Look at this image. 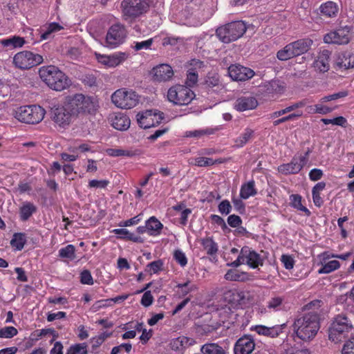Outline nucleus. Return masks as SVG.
I'll use <instances>...</instances> for the list:
<instances>
[{"label": "nucleus", "instance_id": "f257e3e1", "mask_svg": "<svg viewBox=\"0 0 354 354\" xmlns=\"http://www.w3.org/2000/svg\"><path fill=\"white\" fill-rule=\"evenodd\" d=\"M319 319L317 311H310L296 319L293 329L297 336L306 342L313 339L320 328Z\"/></svg>", "mask_w": 354, "mask_h": 354}, {"label": "nucleus", "instance_id": "f03ea898", "mask_svg": "<svg viewBox=\"0 0 354 354\" xmlns=\"http://www.w3.org/2000/svg\"><path fill=\"white\" fill-rule=\"evenodd\" d=\"M39 75L50 89L62 91L71 85L70 78L58 67L53 65L44 66L39 69Z\"/></svg>", "mask_w": 354, "mask_h": 354}, {"label": "nucleus", "instance_id": "7ed1b4c3", "mask_svg": "<svg viewBox=\"0 0 354 354\" xmlns=\"http://www.w3.org/2000/svg\"><path fill=\"white\" fill-rule=\"evenodd\" d=\"M64 105L73 118L79 115L93 114L96 111L97 107L92 97L82 93L66 96Z\"/></svg>", "mask_w": 354, "mask_h": 354}, {"label": "nucleus", "instance_id": "20e7f679", "mask_svg": "<svg viewBox=\"0 0 354 354\" xmlns=\"http://www.w3.org/2000/svg\"><path fill=\"white\" fill-rule=\"evenodd\" d=\"M224 301L233 308H245L254 303V295L244 289H228L223 294Z\"/></svg>", "mask_w": 354, "mask_h": 354}, {"label": "nucleus", "instance_id": "39448f33", "mask_svg": "<svg viewBox=\"0 0 354 354\" xmlns=\"http://www.w3.org/2000/svg\"><path fill=\"white\" fill-rule=\"evenodd\" d=\"M45 109L39 105L21 106L15 111V118L21 122L36 124L39 123L44 118Z\"/></svg>", "mask_w": 354, "mask_h": 354}, {"label": "nucleus", "instance_id": "423d86ee", "mask_svg": "<svg viewBox=\"0 0 354 354\" xmlns=\"http://www.w3.org/2000/svg\"><path fill=\"white\" fill-rule=\"evenodd\" d=\"M353 324L348 317L343 314L334 317L328 329V338L335 343L345 338L353 329Z\"/></svg>", "mask_w": 354, "mask_h": 354}, {"label": "nucleus", "instance_id": "0eeeda50", "mask_svg": "<svg viewBox=\"0 0 354 354\" xmlns=\"http://www.w3.org/2000/svg\"><path fill=\"white\" fill-rule=\"evenodd\" d=\"M247 30L243 21H235L218 27L216 35L222 42L229 44L241 37Z\"/></svg>", "mask_w": 354, "mask_h": 354}, {"label": "nucleus", "instance_id": "6e6552de", "mask_svg": "<svg viewBox=\"0 0 354 354\" xmlns=\"http://www.w3.org/2000/svg\"><path fill=\"white\" fill-rule=\"evenodd\" d=\"M120 8L125 20H134L149 10V4L147 0H122Z\"/></svg>", "mask_w": 354, "mask_h": 354}, {"label": "nucleus", "instance_id": "1a4fd4ad", "mask_svg": "<svg viewBox=\"0 0 354 354\" xmlns=\"http://www.w3.org/2000/svg\"><path fill=\"white\" fill-rule=\"evenodd\" d=\"M167 100L174 105L183 106L189 104L195 97L194 91L185 85L176 84L167 91Z\"/></svg>", "mask_w": 354, "mask_h": 354}, {"label": "nucleus", "instance_id": "9d476101", "mask_svg": "<svg viewBox=\"0 0 354 354\" xmlns=\"http://www.w3.org/2000/svg\"><path fill=\"white\" fill-rule=\"evenodd\" d=\"M112 102L120 109H130L135 107L139 102V97L131 89L120 88L111 95Z\"/></svg>", "mask_w": 354, "mask_h": 354}, {"label": "nucleus", "instance_id": "9b49d317", "mask_svg": "<svg viewBox=\"0 0 354 354\" xmlns=\"http://www.w3.org/2000/svg\"><path fill=\"white\" fill-rule=\"evenodd\" d=\"M43 57L29 50H23L16 53L13 57L15 66L21 70H28L41 64Z\"/></svg>", "mask_w": 354, "mask_h": 354}, {"label": "nucleus", "instance_id": "f8f14e48", "mask_svg": "<svg viewBox=\"0 0 354 354\" xmlns=\"http://www.w3.org/2000/svg\"><path fill=\"white\" fill-rule=\"evenodd\" d=\"M127 36L125 26L120 22L111 25L106 32L105 43L109 48H115L122 44Z\"/></svg>", "mask_w": 354, "mask_h": 354}, {"label": "nucleus", "instance_id": "ddd939ff", "mask_svg": "<svg viewBox=\"0 0 354 354\" xmlns=\"http://www.w3.org/2000/svg\"><path fill=\"white\" fill-rule=\"evenodd\" d=\"M311 150L308 149L304 155L295 156L289 163L282 164L278 167V171L284 175L298 174L308 161Z\"/></svg>", "mask_w": 354, "mask_h": 354}, {"label": "nucleus", "instance_id": "4468645a", "mask_svg": "<svg viewBox=\"0 0 354 354\" xmlns=\"http://www.w3.org/2000/svg\"><path fill=\"white\" fill-rule=\"evenodd\" d=\"M136 118L141 128L149 129L160 124L164 119V113L157 110H146L138 113Z\"/></svg>", "mask_w": 354, "mask_h": 354}, {"label": "nucleus", "instance_id": "2eb2a0df", "mask_svg": "<svg viewBox=\"0 0 354 354\" xmlns=\"http://www.w3.org/2000/svg\"><path fill=\"white\" fill-rule=\"evenodd\" d=\"M352 28L349 26H341L335 30L326 33L324 36V42L338 45L347 44L350 41V34Z\"/></svg>", "mask_w": 354, "mask_h": 354}, {"label": "nucleus", "instance_id": "dca6fc26", "mask_svg": "<svg viewBox=\"0 0 354 354\" xmlns=\"http://www.w3.org/2000/svg\"><path fill=\"white\" fill-rule=\"evenodd\" d=\"M50 118L57 125L62 128L68 127L73 118L64 104L53 106L50 110Z\"/></svg>", "mask_w": 354, "mask_h": 354}, {"label": "nucleus", "instance_id": "f3484780", "mask_svg": "<svg viewBox=\"0 0 354 354\" xmlns=\"http://www.w3.org/2000/svg\"><path fill=\"white\" fill-rule=\"evenodd\" d=\"M95 55L97 62L106 68H115L122 64L129 57L127 53L123 52H116L109 55L95 53Z\"/></svg>", "mask_w": 354, "mask_h": 354}, {"label": "nucleus", "instance_id": "a211bd4d", "mask_svg": "<svg viewBox=\"0 0 354 354\" xmlns=\"http://www.w3.org/2000/svg\"><path fill=\"white\" fill-rule=\"evenodd\" d=\"M228 73L233 80L237 82L246 81L254 75L253 70L241 65H231L228 68Z\"/></svg>", "mask_w": 354, "mask_h": 354}, {"label": "nucleus", "instance_id": "6ab92c4d", "mask_svg": "<svg viewBox=\"0 0 354 354\" xmlns=\"http://www.w3.org/2000/svg\"><path fill=\"white\" fill-rule=\"evenodd\" d=\"M242 255L244 256L245 264L252 269L257 268L263 265L264 259L248 246H243L242 248Z\"/></svg>", "mask_w": 354, "mask_h": 354}, {"label": "nucleus", "instance_id": "aec40b11", "mask_svg": "<svg viewBox=\"0 0 354 354\" xmlns=\"http://www.w3.org/2000/svg\"><path fill=\"white\" fill-rule=\"evenodd\" d=\"M255 344L253 337L245 335L240 337L234 344V354H250L254 349Z\"/></svg>", "mask_w": 354, "mask_h": 354}, {"label": "nucleus", "instance_id": "412c9836", "mask_svg": "<svg viewBox=\"0 0 354 354\" xmlns=\"http://www.w3.org/2000/svg\"><path fill=\"white\" fill-rule=\"evenodd\" d=\"M153 80L158 82H166L174 75L172 68L168 64H160L152 69Z\"/></svg>", "mask_w": 354, "mask_h": 354}, {"label": "nucleus", "instance_id": "4be33fe9", "mask_svg": "<svg viewBox=\"0 0 354 354\" xmlns=\"http://www.w3.org/2000/svg\"><path fill=\"white\" fill-rule=\"evenodd\" d=\"M319 10L322 16L332 19L337 17L339 8L337 3L329 0L322 3L319 6Z\"/></svg>", "mask_w": 354, "mask_h": 354}, {"label": "nucleus", "instance_id": "5701e85b", "mask_svg": "<svg viewBox=\"0 0 354 354\" xmlns=\"http://www.w3.org/2000/svg\"><path fill=\"white\" fill-rule=\"evenodd\" d=\"M331 53L328 50L324 49L319 53L317 58L315 60L313 66L317 71L319 72H326L330 68V57Z\"/></svg>", "mask_w": 354, "mask_h": 354}, {"label": "nucleus", "instance_id": "b1692460", "mask_svg": "<svg viewBox=\"0 0 354 354\" xmlns=\"http://www.w3.org/2000/svg\"><path fill=\"white\" fill-rule=\"evenodd\" d=\"M286 327V324L276 325L272 327H267L263 325L255 326L254 330L261 335L270 337L272 338L277 337Z\"/></svg>", "mask_w": 354, "mask_h": 354}, {"label": "nucleus", "instance_id": "393cba45", "mask_svg": "<svg viewBox=\"0 0 354 354\" xmlns=\"http://www.w3.org/2000/svg\"><path fill=\"white\" fill-rule=\"evenodd\" d=\"M258 105V102L254 97H239L234 104V109L238 111H245L255 109Z\"/></svg>", "mask_w": 354, "mask_h": 354}, {"label": "nucleus", "instance_id": "a878e982", "mask_svg": "<svg viewBox=\"0 0 354 354\" xmlns=\"http://www.w3.org/2000/svg\"><path fill=\"white\" fill-rule=\"evenodd\" d=\"M131 124L129 116L123 113H117L111 119L112 127L120 131L127 130Z\"/></svg>", "mask_w": 354, "mask_h": 354}, {"label": "nucleus", "instance_id": "bb28decb", "mask_svg": "<svg viewBox=\"0 0 354 354\" xmlns=\"http://www.w3.org/2000/svg\"><path fill=\"white\" fill-rule=\"evenodd\" d=\"M313 41L310 38H304L291 42L295 57L306 53L310 48Z\"/></svg>", "mask_w": 354, "mask_h": 354}, {"label": "nucleus", "instance_id": "cd10ccee", "mask_svg": "<svg viewBox=\"0 0 354 354\" xmlns=\"http://www.w3.org/2000/svg\"><path fill=\"white\" fill-rule=\"evenodd\" d=\"M145 223L149 236H157L161 234L163 225L156 216H151Z\"/></svg>", "mask_w": 354, "mask_h": 354}, {"label": "nucleus", "instance_id": "c85d7f7f", "mask_svg": "<svg viewBox=\"0 0 354 354\" xmlns=\"http://www.w3.org/2000/svg\"><path fill=\"white\" fill-rule=\"evenodd\" d=\"M112 233L118 235V239L126 241H131L134 243H142L144 239L136 236L134 234L130 232L127 229L125 228H117L112 230Z\"/></svg>", "mask_w": 354, "mask_h": 354}, {"label": "nucleus", "instance_id": "c756f323", "mask_svg": "<svg viewBox=\"0 0 354 354\" xmlns=\"http://www.w3.org/2000/svg\"><path fill=\"white\" fill-rule=\"evenodd\" d=\"M128 297V294H124L113 298L99 300L93 304V308L94 310H97L101 308L112 306L113 304L122 303L127 299Z\"/></svg>", "mask_w": 354, "mask_h": 354}, {"label": "nucleus", "instance_id": "7c9ffc66", "mask_svg": "<svg viewBox=\"0 0 354 354\" xmlns=\"http://www.w3.org/2000/svg\"><path fill=\"white\" fill-rule=\"evenodd\" d=\"M37 207L31 202H24L19 207V218L21 221H28L33 214L36 213Z\"/></svg>", "mask_w": 354, "mask_h": 354}, {"label": "nucleus", "instance_id": "2f4dec72", "mask_svg": "<svg viewBox=\"0 0 354 354\" xmlns=\"http://www.w3.org/2000/svg\"><path fill=\"white\" fill-rule=\"evenodd\" d=\"M200 243L203 250L209 256L215 255L218 250V246L213 238L211 236H206L200 240Z\"/></svg>", "mask_w": 354, "mask_h": 354}, {"label": "nucleus", "instance_id": "473e14b6", "mask_svg": "<svg viewBox=\"0 0 354 354\" xmlns=\"http://www.w3.org/2000/svg\"><path fill=\"white\" fill-rule=\"evenodd\" d=\"M290 205L292 207L304 212V215L308 217L311 215L310 211L306 206L303 205L302 197L301 195L297 194H291L290 196Z\"/></svg>", "mask_w": 354, "mask_h": 354}, {"label": "nucleus", "instance_id": "72a5a7b5", "mask_svg": "<svg viewBox=\"0 0 354 354\" xmlns=\"http://www.w3.org/2000/svg\"><path fill=\"white\" fill-rule=\"evenodd\" d=\"M257 194L255 188L254 180H252L246 183H243L240 189V197L243 199H248Z\"/></svg>", "mask_w": 354, "mask_h": 354}, {"label": "nucleus", "instance_id": "f704fd0d", "mask_svg": "<svg viewBox=\"0 0 354 354\" xmlns=\"http://www.w3.org/2000/svg\"><path fill=\"white\" fill-rule=\"evenodd\" d=\"M200 352L202 354H227L226 351L217 343H206L201 346Z\"/></svg>", "mask_w": 354, "mask_h": 354}, {"label": "nucleus", "instance_id": "c9c22d12", "mask_svg": "<svg viewBox=\"0 0 354 354\" xmlns=\"http://www.w3.org/2000/svg\"><path fill=\"white\" fill-rule=\"evenodd\" d=\"M26 41L24 37L12 36L11 37L0 40V44L4 47L20 48L22 47Z\"/></svg>", "mask_w": 354, "mask_h": 354}, {"label": "nucleus", "instance_id": "e433bc0d", "mask_svg": "<svg viewBox=\"0 0 354 354\" xmlns=\"http://www.w3.org/2000/svg\"><path fill=\"white\" fill-rule=\"evenodd\" d=\"M337 65L341 68L348 69L354 67V56L350 53H344L339 57Z\"/></svg>", "mask_w": 354, "mask_h": 354}, {"label": "nucleus", "instance_id": "4c0bfd02", "mask_svg": "<svg viewBox=\"0 0 354 354\" xmlns=\"http://www.w3.org/2000/svg\"><path fill=\"white\" fill-rule=\"evenodd\" d=\"M64 29L63 26L59 23L52 22L46 25L45 30L41 32L40 41L46 40L50 38V35Z\"/></svg>", "mask_w": 354, "mask_h": 354}, {"label": "nucleus", "instance_id": "58836bf2", "mask_svg": "<svg viewBox=\"0 0 354 354\" xmlns=\"http://www.w3.org/2000/svg\"><path fill=\"white\" fill-rule=\"evenodd\" d=\"M254 131L246 128L244 131L234 140V146L237 148L243 147L253 136Z\"/></svg>", "mask_w": 354, "mask_h": 354}, {"label": "nucleus", "instance_id": "ea45409f", "mask_svg": "<svg viewBox=\"0 0 354 354\" xmlns=\"http://www.w3.org/2000/svg\"><path fill=\"white\" fill-rule=\"evenodd\" d=\"M322 267L317 270L319 274H329L340 268L337 260H331L320 264Z\"/></svg>", "mask_w": 354, "mask_h": 354}, {"label": "nucleus", "instance_id": "a19ab883", "mask_svg": "<svg viewBox=\"0 0 354 354\" xmlns=\"http://www.w3.org/2000/svg\"><path fill=\"white\" fill-rule=\"evenodd\" d=\"M59 257L62 259H68L71 261H73L76 259L75 256V247L69 244L66 247L62 248L59 250Z\"/></svg>", "mask_w": 354, "mask_h": 354}, {"label": "nucleus", "instance_id": "79ce46f5", "mask_svg": "<svg viewBox=\"0 0 354 354\" xmlns=\"http://www.w3.org/2000/svg\"><path fill=\"white\" fill-rule=\"evenodd\" d=\"M26 243V235L24 233H15L10 241V244L18 250H21Z\"/></svg>", "mask_w": 354, "mask_h": 354}, {"label": "nucleus", "instance_id": "37998d69", "mask_svg": "<svg viewBox=\"0 0 354 354\" xmlns=\"http://www.w3.org/2000/svg\"><path fill=\"white\" fill-rule=\"evenodd\" d=\"M163 261L161 259L153 261L148 263L145 268V272L149 275L157 274L163 269Z\"/></svg>", "mask_w": 354, "mask_h": 354}, {"label": "nucleus", "instance_id": "c03bdc74", "mask_svg": "<svg viewBox=\"0 0 354 354\" xmlns=\"http://www.w3.org/2000/svg\"><path fill=\"white\" fill-rule=\"evenodd\" d=\"M295 57L291 44H287L283 49L277 53V57L281 61H286Z\"/></svg>", "mask_w": 354, "mask_h": 354}, {"label": "nucleus", "instance_id": "a18cd8bd", "mask_svg": "<svg viewBox=\"0 0 354 354\" xmlns=\"http://www.w3.org/2000/svg\"><path fill=\"white\" fill-rule=\"evenodd\" d=\"M266 90L268 93H281L284 91V86L279 80H272L266 84Z\"/></svg>", "mask_w": 354, "mask_h": 354}, {"label": "nucleus", "instance_id": "49530a36", "mask_svg": "<svg viewBox=\"0 0 354 354\" xmlns=\"http://www.w3.org/2000/svg\"><path fill=\"white\" fill-rule=\"evenodd\" d=\"M198 73L194 69H188L187 71V78L185 80L186 86L191 88L194 87L198 82Z\"/></svg>", "mask_w": 354, "mask_h": 354}, {"label": "nucleus", "instance_id": "de8ad7c7", "mask_svg": "<svg viewBox=\"0 0 354 354\" xmlns=\"http://www.w3.org/2000/svg\"><path fill=\"white\" fill-rule=\"evenodd\" d=\"M86 344L85 343L76 344L71 346L66 354H87Z\"/></svg>", "mask_w": 354, "mask_h": 354}, {"label": "nucleus", "instance_id": "09e8293b", "mask_svg": "<svg viewBox=\"0 0 354 354\" xmlns=\"http://www.w3.org/2000/svg\"><path fill=\"white\" fill-rule=\"evenodd\" d=\"M106 152L108 155L113 157H118V156H127V157H132L135 155V153L129 151V150H123L120 149H108L106 150Z\"/></svg>", "mask_w": 354, "mask_h": 354}, {"label": "nucleus", "instance_id": "8fccbe9b", "mask_svg": "<svg viewBox=\"0 0 354 354\" xmlns=\"http://www.w3.org/2000/svg\"><path fill=\"white\" fill-rule=\"evenodd\" d=\"M321 121L324 124H331L333 125H337L340 127H344L345 124L347 123V120L343 116H338L333 119L322 118L321 119Z\"/></svg>", "mask_w": 354, "mask_h": 354}, {"label": "nucleus", "instance_id": "3c124183", "mask_svg": "<svg viewBox=\"0 0 354 354\" xmlns=\"http://www.w3.org/2000/svg\"><path fill=\"white\" fill-rule=\"evenodd\" d=\"M347 95H348L347 91H340V92L335 93H333L331 95L324 96L319 100V102L321 103L324 104L327 102L333 101V100H336L339 98L346 97Z\"/></svg>", "mask_w": 354, "mask_h": 354}, {"label": "nucleus", "instance_id": "603ef678", "mask_svg": "<svg viewBox=\"0 0 354 354\" xmlns=\"http://www.w3.org/2000/svg\"><path fill=\"white\" fill-rule=\"evenodd\" d=\"M18 331L13 326H6L0 329V338H12L17 335Z\"/></svg>", "mask_w": 354, "mask_h": 354}, {"label": "nucleus", "instance_id": "864d4df0", "mask_svg": "<svg viewBox=\"0 0 354 354\" xmlns=\"http://www.w3.org/2000/svg\"><path fill=\"white\" fill-rule=\"evenodd\" d=\"M192 164L199 167H205L213 165V159L206 157H197L194 159Z\"/></svg>", "mask_w": 354, "mask_h": 354}, {"label": "nucleus", "instance_id": "5fc2aeb1", "mask_svg": "<svg viewBox=\"0 0 354 354\" xmlns=\"http://www.w3.org/2000/svg\"><path fill=\"white\" fill-rule=\"evenodd\" d=\"M322 305L323 301L322 300L315 299L306 304L303 307V310H312V311H317L320 315L321 310H319V308Z\"/></svg>", "mask_w": 354, "mask_h": 354}, {"label": "nucleus", "instance_id": "6e6d98bb", "mask_svg": "<svg viewBox=\"0 0 354 354\" xmlns=\"http://www.w3.org/2000/svg\"><path fill=\"white\" fill-rule=\"evenodd\" d=\"M174 259L182 267H185L187 264V258L185 254L180 250L174 251Z\"/></svg>", "mask_w": 354, "mask_h": 354}, {"label": "nucleus", "instance_id": "4d7b16f0", "mask_svg": "<svg viewBox=\"0 0 354 354\" xmlns=\"http://www.w3.org/2000/svg\"><path fill=\"white\" fill-rule=\"evenodd\" d=\"M284 298L280 296H274L272 297L268 301L267 307L270 309L277 310L279 307L282 304Z\"/></svg>", "mask_w": 354, "mask_h": 354}, {"label": "nucleus", "instance_id": "13d9d810", "mask_svg": "<svg viewBox=\"0 0 354 354\" xmlns=\"http://www.w3.org/2000/svg\"><path fill=\"white\" fill-rule=\"evenodd\" d=\"M153 42V39L150 38L147 40L142 41H135L133 43V48L135 50L138 51L142 49L147 50L149 49Z\"/></svg>", "mask_w": 354, "mask_h": 354}, {"label": "nucleus", "instance_id": "bf43d9fd", "mask_svg": "<svg viewBox=\"0 0 354 354\" xmlns=\"http://www.w3.org/2000/svg\"><path fill=\"white\" fill-rule=\"evenodd\" d=\"M232 207L230 201L227 199L223 200L218 205V212L221 214L227 215L232 211Z\"/></svg>", "mask_w": 354, "mask_h": 354}, {"label": "nucleus", "instance_id": "052dcab7", "mask_svg": "<svg viewBox=\"0 0 354 354\" xmlns=\"http://www.w3.org/2000/svg\"><path fill=\"white\" fill-rule=\"evenodd\" d=\"M281 261L283 266L287 270H291L295 265V260L293 257L288 254H282L281 257Z\"/></svg>", "mask_w": 354, "mask_h": 354}, {"label": "nucleus", "instance_id": "680f3d73", "mask_svg": "<svg viewBox=\"0 0 354 354\" xmlns=\"http://www.w3.org/2000/svg\"><path fill=\"white\" fill-rule=\"evenodd\" d=\"M342 354H354V335L344 344Z\"/></svg>", "mask_w": 354, "mask_h": 354}, {"label": "nucleus", "instance_id": "e2e57ef3", "mask_svg": "<svg viewBox=\"0 0 354 354\" xmlns=\"http://www.w3.org/2000/svg\"><path fill=\"white\" fill-rule=\"evenodd\" d=\"M336 107H330L327 105H324L323 103L320 102L316 104V111L317 113L326 115L329 113H331L333 110L335 109Z\"/></svg>", "mask_w": 354, "mask_h": 354}, {"label": "nucleus", "instance_id": "0e129e2a", "mask_svg": "<svg viewBox=\"0 0 354 354\" xmlns=\"http://www.w3.org/2000/svg\"><path fill=\"white\" fill-rule=\"evenodd\" d=\"M109 184L108 180H91L88 182V187L91 188H106Z\"/></svg>", "mask_w": 354, "mask_h": 354}, {"label": "nucleus", "instance_id": "69168bd1", "mask_svg": "<svg viewBox=\"0 0 354 354\" xmlns=\"http://www.w3.org/2000/svg\"><path fill=\"white\" fill-rule=\"evenodd\" d=\"M80 281L83 284L92 285L93 283V277L90 271L88 270H83L80 274Z\"/></svg>", "mask_w": 354, "mask_h": 354}, {"label": "nucleus", "instance_id": "338daca9", "mask_svg": "<svg viewBox=\"0 0 354 354\" xmlns=\"http://www.w3.org/2000/svg\"><path fill=\"white\" fill-rule=\"evenodd\" d=\"M227 223L232 227H237L242 224V220L239 216L232 214L227 218Z\"/></svg>", "mask_w": 354, "mask_h": 354}, {"label": "nucleus", "instance_id": "774afa93", "mask_svg": "<svg viewBox=\"0 0 354 354\" xmlns=\"http://www.w3.org/2000/svg\"><path fill=\"white\" fill-rule=\"evenodd\" d=\"M281 354H310V352L307 348H298L290 347L284 350Z\"/></svg>", "mask_w": 354, "mask_h": 354}]
</instances>
